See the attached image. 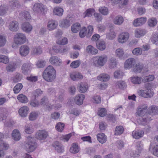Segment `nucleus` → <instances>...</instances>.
Here are the masks:
<instances>
[{
  "label": "nucleus",
  "instance_id": "obj_60",
  "mask_svg": "<svg viewBox=\"0 0 158 158\" xmlns=\"http://www.w3.org/2000/svg\"><path fill=\"white\" fill-rule=\"evenodd\" d=\"M6 42V40L5 36L0 35V48L5 45Z\"/></svg>",
  "mask_w": 158,
  "mask_h": 158
},
{
  "label": "nucleus",
  "instance_id": "obj_6",
  "mask_svg": "<svg viewBox=\"0 0 158 158\" xmlns=\"http://www.w3.org/2000/svg\"><path fill=\"white\" fill-rule=\"evenodd\" d=\"M148 106L147 104H143L139 106L137 109L136 115L139 116L144 115L147 110Z\"/></svg>",
  "mask_w": 158,
  "mask_h": 158
},
{
  "label": "nucleus",
  "instance_id": "obj_41",
  "mask_svg": "<svg viewBox=\"0 0 158 158\" xmlns=\"http://www.w3.org/2000/svg\"><path fill=\"white\" fill-rule=\"evenodd\" d=\"M88 89V85L85 83H81L79 86V91L82 93L86 92Z\"/></svg>",
  "mask_w": 158,
  "mask_h": 158
},
{
  "label": "nucleus",
  "instance_id": "obj_2",
  "mask_svg": "<svg viewBox=\"0 0 158 158\" xmlns=\"http://www.w3.org/2000/svg\"><path fill=\"white\" fill-rule=\"evenodd\" d=\"M25 147L27 151L32 152L36 148L37 144L33 138L29 136L27 138Z\"/></svg>",
  "mask_w": 158,
  "mask_h": 158
},
{
  "label": "nucleus",
  "instance_id": "obj_5",
  "mask_svg": "<svg viewBox=\"0 0 158 158\" xmlns=\"http://www.w3.org/2000/svg\"><path fill=\"white\" fill-rule=\"evenodd\" d=\"M137 93L139 96L146 98L152 97L154 94L153 92L150 88L146 89L144 90L139 89Z\"/></svg>",
  "mask_w": 158,
  "mask_h": 158
},
{
  "label": "nucleus",
  "instance_id": "obj_22",
  "mask_svg": "<svg viewBox=\"0 0 158 158\" xmlns=\"http://www.w3.org/2000/svg\"><path fill=\"white\" fill-rule=\"evenodd\" d=\"M11 135L12 138L15 141H19L21 137L19 131L17 129H15L13 131Z\"/></svg>",
  "mask_w": 158,
  "mask_h": 158
},
{
  "label": "nucleus",
  "instance_id": "obj_35",
  "mask_svg": "<svg viewBox=\"0 0 158 158\" xmlns=\"http://www.w3.org/2000/svg\"><path fill=\"white\" fill-rule=\"evenodd\" d=\"M131 82L134 84H140L141 83L142 78L140 77L134 76L131 77Z\"/></svg>",
  "mask_w": 158,
  "mask_h": 158
},
{
  "label": "nucleus",
  "instance_id": "obj_16",
  "mask_svg": "<svg viewBox=\"0 0 158 158\" xmlns=\"http://www.w3.org/2000/svg\"><path fill=\"white\" fill-rule=\"evenodd\" d=\"M9 29L13 31H17L19 28V23L16 21H13L10 22L8 26Z\"/></svg>",
  "mask_w": 158,
  "mask_h": 158
},
{
  "label": "nucleus",
  "instance_id": "obj_28",
  "mask_svg": "<svg viewBox=\"0 0 158 158\" xmlns=\"http://www.w3.org/2000/svg\"><path fill=\"white\" fill-rule=\"evenodd\" d=\"M152 119V117L147 114L146 117L144 118H141L139 119L140 124L145 125L147 124Z\"/></svg>",
  "mask_w": 158,
  "mask_h": 158
},
{
  "label": "nucleus",
  "instance_id": "obj_8",
  "mask_svg": "<svg viewBox=\"0 0 158 158\" xmlns=\"http://www.w3.org/2000/svg\"><path fill=\"white\" fill-rule=\"evenodd\" d=\"M69 49V48L67 47H64L63 49L61 48L60 47L57 48L55 47H54L52 50H49V52L51 55L53 54L52 51L57 53H60L64 54L67 53Z\"/></svg>",
  "mask_w": 158,
  "mask_h": 158
},
{
  "label": "nucleus",
  "instance_id": "obj_50",
  "mask_svg": "<svg viewBox=\"0 0 158 158\" xmlns=\"http://www.w3.org/2000/svg\"><path fill=\"white\" fill-rule=\"evenodd\" d=\"M20 15L21 16L24 17L27 20L30 19L31 16L29 12L24 11L21 12L20 13Z\"/></svg>",
  "mask_w": 158,
  "mask_h": 158
},
{
  "label": "nucleus",
  "instance_id": "obj_53",
  "mask_svg": "<svg viewBox=\"0 0 158 158\" xmlns=\"http://www.w3.org/2000/svg\"><path fill=\"white\" fill-rule=\"evenodd\" d=\"M145 34V32L144 31L140 29H137L135 33V36L137 38H139L140 37L143 35Z\"/></svg>",
  "mask_w": 158,
  "mask_h": 158
},
{
  "label": "nucleus",
  "instance_id": "obj_19",
  "mask_svg": "<svg viewBox=\"0 0 158 158\" xmlns=\"http://www.w3.org/2000/svg\"><path fill=\"white\" fill-rule=\"evenodd\" d=\"M55 150L59 153H62L64 151L62 145L58 141L55 142L52 145Z\"/></svg>",
  "mask_w": 158,
  "mask_h": 158
},
{
  "label": "nucleus",
  "instance_id": "obj_61",
  "mask_svg": "<svg viewBox=\"0 0 158 158\" xmlns=\"http://www.w3.org/2000/svg\"><path fill=\"white\" fill-rule=\"evenodd\" d=\"M87 30L86 28L85 27H84L79 32V35L81 38H82L84 37L85 35H87Z\"/></svg>",
  "mask_w": 158,
  "mask_h": 158
},
{
  "label": "nucleus",
  "instance_id": "obj_20",
  "mask_svg": "<svg viewBox=\"0 0 158 158\" xmlns=\"http://www.w3.org/2000/svg\"><path fill=\"white\" fill-rule=\"evenodd\" d=\"M147 20L145 17H141L135 20L133 23L135 27L140 26L144 24Z\"/></svg>",
  "mask_w": 158,
  "mask_h": 158
},
{
  "label": "nucleus",
  "instance_id": "obj_57",
  "mask_svg": "<svg viewBox=\"0 0 158 158\" xmlns=\"http://www.w3.org/2000/svg\"><path fill=\"white\" fill-rule=\"evenodd\" d=\"M125 155L128 157H137L138 156V154L136 152L135 153H133V152L131 150L127 151L125 153Z\"/></svg>",
  "mask_w": 158,
  "mask_h": 158
},
{
  "label": "nucleus",
  "instance_id": "obj_48",
  "mask_svg": "<svg viewBox=\"0 0 158 158\" xmlns=\"http://www.w3.org/2000/svg\"><path fill=\"white\" fill-rule=\"evenodd\" d=\"M23 87L21 83L17 84L14 88L13 91L15 94L18 93L22 89Z\"/></svg>",
  "mask_w": 158,
  "mask_h": 158
},
{
  "label": "nucleus",
  "instance_id": "obj_27",
  "mask_svg": "<svg viewBox=\"0 0 158 158\" xmlns=\"http://www.w3.org/2000/svg\"><path fill=\"white\" fill-rule=\"evenodd\" d=\"M98 141L101 143H105L107 140L106 136L103 133L98 134L97 135Z\"/></svg>",
  "mask_w": 158,
  "mask_h": 158
},
{
  "label": "nucleus",
  "instance_id": "obj_42",
  "mask_svg": "<svg viewBox=\"0 0 158 158\" xmlns=\"http://www.w3.org/2000/svg\"><path fill=\"white\" fill-rule=\"evenodd\" d=\"M81 25L79 23H76L72 26L71 29L73 33H77L80 30Z\"/></svg>",
  "mask_w": 158,
  "mask_h": 158
},
{
  "label": "nucleus",
  "instance_id": "obj_37",
  "mask_svg": "<svg viewBox=\"0 0 158 158\" xmlns=\"http://www.w3.org/2000/svg\"><path fill=\"white\" fill-rule=\"evenodd\" d=\"M42 52V50L40 47H34L32 49V53L35 55H38L41 54Z\"/></svg>",
  "mask_w": 158,
  "mask_h": 158
},
{
  "label": "nucleus",
  "instance_id": "obj_14",
  "mask_svg": "<svg viewBox=\"0 0 158 158\" xmlns=\"http://www.w3.org/2000/svg\"><path fill=\"white\" fill-rule=\"evenodd\" d=\"M30 48L29 47L25 45H22L19 48L20 55L23 56H25L29 53Z\"/></svg>",
  "mask_w": 158,
  "mask_h": 158
},
{
  "label": "nucleus",
  "instance_id": "obj_18",
  "mask_svg": "<svg viewBox=\"0 0 158 158\" xmlns=\"http://www.w3.org/2000/svg\"><path fill=\"white\" fill-rule=\"evenodd\" d=\"M49 61L51 64L56 66H60L61 63V60L56 56L51 57L49 59Z\"/></svg>",
  "mask_w": 158,
  "mask_h": 158
},
{
  "label": "nucleus",
  "instance_id": "obj_33",
  "mask_svg": "<svg viewBox=\"0 0 158 158\" xmlns=\"http://www.w3.org/2000/svg\"><path fill=\"white\" fill-rule=\"evenodd\" d=\"M143 144L141 142L138 141L135 144L136 148V153L139 156V154L141 152L143 149Z\"/></svg>",
  "mask_w": 158,
  "mask_h": 158
},
{
  "label": "nucleus",
  "instance_id": "obj_63",
  "mask_svg": "<svg viewBox=\"0 0 158 158\" xmlns=\"http://www.w3.org/2000/svg\"><path fill=\"white\" fill-rule=\"evenodd\" d=\"M15 69V65L14 64H9L6 67V70L9 72H12Z\"/></svg>",
  "mask_w": 158,
  "mask_h": 158
},
{
  "label": "nucleus",
  "instance_id": "obj_30",
  "mask_svg": "<svg viewBox=\"0 0 158 158\" xmlns=\"http://www.w3.org/2000/svg\"><path fill=\"white\" fill-rule=\"evenodd\" d=\"M124 21L123 18L121 15H118L114 17L113 19L114 23L116 25H120Z\"/></svg>",
  "mask_w": 158,
  "mask_h": 158
},
{
  "label": "nucleus",
  "instance_id": "obj_23",
  "mask_svg": "<svg viewBox=\"0 0 158 158\" xmlns=\"http://www.w3.org/2000/svg\"><path fill=\"white\" fill-rule=\"evenodd\" d=\"M57 26V23L54 20H51L48 23L47 29L49 31H52L55 29Z\"/></svg>",
  "mask_w": 158,
  "mask_h": 158
},
{
  "label": "nucleus",
  "instance_id": "obj_51",
  "mask_svg": "<svg viewBox=\"0 0 158 158\" xmlns=\"http://www.w3.org/2000/svg\"><path fill=\"white\" fill-rule=\"evenodd\" d=\"M148 25L151 27H152L156 25L157 23V21L155 18H152L148 20Z\"/></svg>",
  "mask_w": 158,
  "mask_h": 158
},
{
  "label": "nucleus",
  "instance_id": "obj_38",
  "mask_svg": "<svg viewBox=\"0 0 158 158\" xmlns=\"http://www.w3.org/2000/svg\"><path fill=\"white\" fill-rule=\"evenodd\" d=\"M117 62L115 58L112 57L109 59V67L110 69L114 68L116 66Z\"/></svg>",
  "mask_w": 158,
  "mask_h": 158
},
{
  "label": "nucleus",
  "instance_id": "obj_1",
  "mask_svg": "<svg viewBox=\"0 0 158 158\" xmlns=\"http://www.w3.org/2000/svg\"><path fill=\"white\" fill-rule=\"evenodd\" d=\"M56 72L51 65L47 67L43 73V78L47 81L52 82L56 78Z\"/></svg>",
  "mask_w": 158,
  "mask_h": 158
},
{
  "label": "nucleus",
  "instance_id": "obj_12",
  "mask_svg": "<svg viewBox=\"0 0 158 158\" xmlns=\"http://www.w3.org/2000/svg\"><path fill=\"white\" fill-rule=\"evenodd\" d=\"M9 10L10 11L14 10L16 8L19 7L20 5L17 0H12L9 2Z\"/></svg>",
  "mask_w": 158,
  "mask_h": 158
},
{
  "label": "nucleus",
  "instance_id": "obj_34",
  "mask_svg": "<svg viewBox=\"0 0 158 158\" xmlns=\"http://www.w3.org/2000/svg\"><path fill=\"white\" fill-rule=\"evenodd\" d=\"M8 111L6 108H2L0 110V121L6 119V115L7 114Z\"/></svg>",
  "mask_w": 158,
  "mask_h": 158
},
{
  "label": "nucleus",
  "instance_id": "obj_46",
  "mask_svg": "<svg viewBox=\"0 0 158 158\" xmlns=\"http://www.w3.org/2000/svg\"><path fill=\"white\" fill-rule=\"evenodd\" d=\"M86 50L87 52L94 54H96L98 52L97 49H95L90 45H89L87 47Z\"/></svg>",
  "mask_w": 158,
  "mask_h": 158
},
{
  "label": "nucleus",
  "instance_id": "obj_29",
  "mask_svg": "<svg viewBox=\"0 0 158 158\" xmlns=\"http://www.w3.org/2000/svg\"><path fill=\"white\" fill-rule=\"evenodd\" d=\"M96 44L97 48L99 50L103 51L106 48L105 42L102 40H99L96 41Z\"/></svg>",
  "mask_w": 158,
  "mask_h": 158
},
{
  "label": "nucleus",
  "instance_id": "obj_49",
  "mask_svg": "<svg viewBox=\"0 0 158 158\" xmlns=\"http://www.w3.org/2000/svg\"><path fill=\"white\" fill-rule=\"evenodd\" d=\"M124 129L122 126H117L116 127L114 134L118 135L122 134L123 132Z\"/></svg>",
  "mask_w": 158,
  "mask_h": 158
},
{
  "label": "nucleus",
  "instance_id": "obj_45",
  "mask_svg": "<svg viewBox=\"0 0 158 158\" xmlns=\"http://www.w3.org/2000/svg\"><path fill=\"white\" fill-rule=\"evenodd\" d=\"M116 86L119 89H123L126 88L127 85L125 82L123 81H119L116 83Z\"/></svg>",
  "mask_w": 158,
  "mask_h": 158
},
{
  "label": "nucleus",
  "instance_id": "obj_24",
  "mask_svg": "<svg viewBox=\"0 0 158 158\" xmlns=\"http://www.w3.org/2000/svg\"><path fill=\"white\" fill-rule=\"evenodd\" d=\"M22 30L26 33H28L31 31L32 26L28 23H24L22 25Z\"/></svg>",
  "mask_w": 158,
  "mask_h": 158
},
{
  "label": "nucleus",
  "instance_id": "obj_64",
  "mask_svg": "<svg viewBox=\"0 0 158 158\" xmlns=\"http://www.w3.org/2000/svg\"><path fill=\"white\" fill-rule=\"evenodd\" d=\"M106 110L104 108H101L98 110V114L101 117H103L106 114Z\"/></svg>",
  "mask_w": 158,
  "mask_h": 158
},
{
  "label": "nucleus",
  "instance_id": "obj_62",
  "mask_svg": "<svg viewBox=\"0 0 158 158\" xmlns=\"http://www.w3.org/2000/svg\"><path fill=\"white\" fill-rule=\"evenodd\" d=\"M116 56L119 58H121L124 54V52L122 49L118 48L116 51Z\"/></svg>",
  "mask_w": 158,
  "mask_h": 158
},
{
  "label": "nucleus",
  "instance_id": "obj_15",
  "mask_svg": "<svg viewBox=\"0 0 158 158\" xmlns=\"http://www.w3.org/2000/svg\"><path fill=\"white\" fill-rule=\"evenodd\" d=\"M149 150L154 155L158 157V144L151 143Z\"/></svg>",
  "mask_w": 158,
  "mask_h": 158
},
{
  "label": "nucleus",
  "instance_id": "obj_31",
  "mask_svg": "<svg viewBox=\"0 0 158 158\" xmlns=\"http://www.w3.org/2000/svg\"><path fill=\"white\" fill-rule=\"evenodd\" d=\"M110 78V76L104 73L100 74L97 77L98 80L103 81H108Z\"/></svg>",
  "mask_w": 158,
  "mask_h": 158
},
{
  "label": "nucleus",
  "instance_id": "obj_9",
  "mask_svg": "<svg viewBox=\"0 0 158 158\" xmlns=\"http://www.w3.org/2000/svg\"><path fill=\"white\" fill-rule=\"evenodd\" d=\"M129 37V33L127 32H123L121 33L119 35L118 40L120 43H123L128 40Z\"/></svg>",
  "mask_w": 158,
  "mask_h": 158
},
{
  "label": "nucleus",
  "instance_id": "obj_44",
  "mask_svg": "<svg viewBox=\"0 0 158 158\" xmlns=\"http://www.w3.org/2000/svg\"><path fill=\"white\" fill-rule=\"evenodd\" d=\"M17 98L20 102L23 103H26L28 102L27 97L23 94H19L17 96Z\"/></svg>",
  "mask_w": 158,
  "mask_h": 158
},
{
  "label": "nucleus",
  "instance_id": "obj_10",
  "mask_svg": "<svg viewBox=\"0 0 158 158\" xmlns=\"http://www.w3.org/2000/svg\"><path fill=\"white\" fill-rule=\"evenodd\" d=\"M147 114L151 117L153 115L157 114H158V106L155 105L150 106L148 109Z\"/></svg>",
  "mask_w": 158,
  "mask_h": 158
},
{
  "label": "nucleus",
  "instance_id": "obj_55",
  "mask_svg": "<svg viewBox=\"0 0 158 158\" xmlns=\"http://www.w3.org/2000/svg\"><path fill=\"white\" fill-rule=\"evenodd\" d=\"M94 13H95L94 9L90 8L88 9L84 14H85L84 18L86 17H91L92 16V14H94Z\"/></svg>",
  "mask_w": 158,
  "mask_h": 158
},
{
  "label": "nucleus",
  "instance_id": "obj_7",
  "mask_svg": "<svg viewBox=\"0 0 158 158\" xmlns=\"http://www.w3.org/2000/svg\"><path fill=\"white\" fill-rule=\"evenodd\" d=\"M48 135V132L45 130H39L36 132L35 134L36 138L40 140H45Z\"/></svg>",
  "mask_w": 158,
  "mask_h": 158
},
{
  "label": "nucleus",
  "instance_id": "obj_13",
  "mask_svg": "<svg viewBox=\"0 0 158 158\" xmlns=\"http://www.w3.org/2000/svg\"><path fill=\"white\" fill-rule=\"evenodd\" d=\"M136 61L133 58H130L127 59L124 64L125 68L130 69L134 67L135 65Z\"/></svg>",
  "mask_w": 158,
  "mask_h": 158
},
{
  "label": "nucleus",
  "instance_id": "obj_25",
  "mask_svg": "<svg viewBox=\"0 0 158 158\" xmlns=\"http://www.w3.org/2000/svg\"><path fill=\"white\" fill-rule=\"evenodd\" d=\"M85 98V96L82 94L77 95L75 98V102L77 105H81L83 103Z\"/></svg>",
  "mask_w": 158,
  "mask_h": 158
},
{
  "label": "nucleus",
  "instance_id": "obj_39",
  "mask_svg": "<svg viewBox=\"0 0 158 158\" xmlns=\"http://www.w3.org/2000/svg\"><path fill=\"white\" fill-rule=\"evenodd\" d=\"M143 65L140 63H138L135 65V67L133 68L132 70V71L136 73H140L141 70L143 69Z\"/></svg>",
  "mask_w": 158,
  "mask_h": 158
},
{
  "label": "nucleus",
  "instance_id": "obj_56",
  "mask_svg": "<svg viewBox=\"0 0 158 158\" xmlns=\"http://www.w3.org/2000/svg\"><path fill=\"white\" fill-rule=\"evenodd\" d=\"M99 11L103 15H106L108 14L109 10L108 8L105 7H100L99 9Z\"/></svg>",
  "mask_w": 158,
  "mask_h": 158
},
{
  "label": "nucleus",
  "instance_id": "obj_47",
  "mask_svg": "<svg viewBox=\"0 0 158 158\" xmlns=\"http://www.w3.org/2000/svg\"><path fill=\"white\" fill-rule=\"evenodd\" d=\"M150 40L153 44L156 45L158 44V33L153 34Z\"/></svg>",
  "mask_w": 158,
  "mask_h": 158
},
{
  "label": "nucleus",
  "instance_id": "obj_52",
  "mask_svg": "<svg viewBox=\"0 0 158 158\" xmlns=\"http://www.w3.org/2000/svg\"><path fill=\"white\" fill-rule=\"evenodd\" d=\"M8 7L6 5H2L0 6V15H3L5 14L8 10Z\"/></svg>",
  "mask_w": 158,
  "mask_h": 158
},
{
  "label": "nucleus",
  "instance_id": "obj_43",
  "mask_svg": "<svg viewBox=\"0 0 158 158\" xmlns=\"http://www.w3.org/2000/svg\"><path fill=\"white\" fill-rule=\"evenodd\" d=\"M38 116V112L37 111H33L31 112L29 116V119L30 121L35 120Z\"/></svg>",
  "mask_w": 158,
  "mask_h": 158
},
{
  "label": "nucleus",
  "instance_id": "obj_3",
  "mask_svg": "<svg viewBox=\"0 0 158 158\" xmlns=\"http://www.w3.org/2000/svg\"><path fill=\"white\" fill-rule=\"evenodd\" d=\"M107 57L106 55L97 56L93 59V63L97 66H103L107 61Z\"/></svg>",
  "mask_w": 158,
  "mask_h": 158
},
{
  "label": "nucleus",
  "instance_id": "obj_26",
  "mask_svg": "<svg viewBox=\"0 0 158 158\" xmlns=\"http://www.w3.org/2000/svg\"><path fill=\"white\" fill-rule=\"evenodd\" d=\"M71 79L73 81L82 79L83 78V75L79 73H73L70 74Z\"/></svg>",
  "mask_w": 158,
  "mask_h": 158
},
{
  "label": "nucleus",
  "instance_id": "obj_17",
  "mask_svg": "<svg viewBox=\"0 0 158 158\" xmlns=\"http://www.w3.org/2000/svg\"><path fill=\"white\" fill-rule=\"evenodd\" d=\"M33 10L34 11L38 13L42 12L44 10V6L41 3H35L34 5Z\"/></svg>",
  "mask_w": 158,
  "mask_h": 158
},
{
  "label": "nucleus",
  "instance_id": "obj_21",
  "mask_svg": "<svg viewBox=\"0 0 158 158\" xmlns=\"http://www.w3.org/2000/svg\"><path fill=\"white\" fill-rule=\"evenodd\" d=\"M29 108L27 106H23L21 107L19 110V113L20 116L25 117L27 116Z\"/></svg>",
  "mask_w": 158,
  "mask_h": 158
},
{
  "label": "nucleus",
  "instance_id": "obj_59",
  "mask_svg": "<svg viewBox=\"0 0 158 158\" xmlns=\"http://www.w3.org/2000/svg\"><path fill=\"white\" fill-rule=\"evenodd\" d=\"M64 123L59 122L57 123L56 126V130L59 132L62 131L64 127Z\"/></svg>",
  "mask_w": 158,
  "mask_h": 158
},
{
  "label": "nucleus",
  "instance_id": "obj_4",
  "mask_svg": "<svg viewBox=\"0 0 158 158\" xmlns=\"http://www.w3.org/2000/svg\"><path fill=\"white\" fill-rule=\"evenodd\" d=\"M14 40L16 44L21 45L26 42L27 38L24 34L19 33H16L15 35Z\"/></svg>",
  "mask_w": 158,
  "mask_h": 158
},
{
  "label": "nucleus",
  "instance_id": "obj_40",
  "mask_svg": "<svg viewBox=\"0 0 158 158\" xmlns=\"http://www.w3.org/2000/svg\"><path fill=\"white\" fill-rule=\"evenodd\" d=\"M53 13L56 15L61 16L63 14V10L62 8L60 7H56L53 9Z\"/></svg>",
  "mask_w": 158,
  "mask_h": 158
},
{
  "label": "nucleus",
  "instance_id": "obj_36",
  "mask_svg": "<svg viewBox=\"0 0 158 158\" xmlns=\"http://www.w3.org/2000/svg\"><path fill=\"white\" fill-rule=\"evenodd\" d=\"M79 151L78 146L77 144L73 143L70 149V152L73 154L77 153Z\"/></svg>",
  "mask_w": 158,
  "mask_h": 158
},
{
  "label": "nucleus",
  "instance_id": "obj_32",
  "mask_svg": "<svg viewBox=\"0 0 158 158\" xmlns=\"http://www.w3.org/2000/svg\"><path fill=\"white\" fill-rule=\"evenodd\" d=\"M144 134V132L141 130H139L137 131H133L132 135L133 137L136 139H138L142 137Z\"/></svg>",
  "mask_w": 158,
  "mask_h": 158
},
{
  "label": "nucleus",
  "instance_id": "obj_54",
  "mask_svg": "<svg viewBox=\"0 0 158 158\" xmlns=\"http://www.w3.org/2000/svg\"><path fill=\"white\" fill-rule=\"evenodd\" d=\"M71 23L69 20L65 19L63 20L61 23V25L63 27L66 28L69 27Z\"/></svg>",
  "mask_w": 158,
  "mask_h": 158
},
{
  "label": "nucleus",
  "instance_id": "obj_11",
  "mask_svg": "<svg viewBox=\"0 0 158 158\" xmlns=\"http://www.w3.org/2000/svg\"><path fill=\"white\" fill-rule=\"evenodd\" d=\"M31 64L30 62L24 63L22 66V72L25 74H27L28 72L31 69Z\"/></svg>",
  "mask_w": 158,
  "mask_h": 158
},
{
  "label": "nucleus",
  "instance_id": "obj_58",
  "mask_svg": "<svg viewBox=\"0 0 158 158\" xmlns=\"http://www.w3.org/2000/svg\"><path fill=\"white\" fill-rule=\"evenodd\" d=\"M142 52V50L140 48H136L134 49L132 51V53L133 55L138 56L141 55Z\"/></svg>",
  "mask_w": 158,
  "mask_h": 158
}]
</instances>
